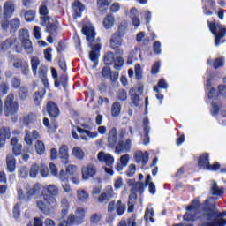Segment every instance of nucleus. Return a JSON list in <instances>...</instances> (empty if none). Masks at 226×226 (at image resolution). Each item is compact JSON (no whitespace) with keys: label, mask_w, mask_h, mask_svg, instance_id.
<instances>
[{"label":"nucleus","mask_w":226,"mask_h":226,"mask_svg":"<svg viewBox=\"0 0 226 226\" xmlns=\"http://www.w3.org/2000/svg\"><path fill=\"white\" fill-rule=\"evenodd\" d=\"M41 195L44 201L41 200H37L36 206L41 213L49 216L57 208L58 203L56 197L59 196V187L52 184L48 185L42 188Z\"/></svg>","instance_id":"1"},{"label":"nucleus","mask_w":226,"mask_h":226,"mask_svg":"<svg viewBox=\"0 0 226 226\" xmlns=\"http://www.w3.org/2000/svg\"><path fill=\"white\" fill-rule=\"evenodd\" d=\"M82 34L86 36L87 41H88V47L91 50L89 52V59L94 63L93 68L98 66L100 59V52L102 50V44H94V40L96 38V31L93 26H85L82 27Z\"/></svg>","instance_id":"2"},{"label":"nucleus","mask_w":226,"mask_h":226,"mask_svg":"<svg viewBox=\"0 0 226 226\" xmlns=\"http://www.w3.org/2000/svg\"><path fill=\"white\" fill-rule=\"evenodd\" d=\"M207 24L210 33L215 38V46L220 47L222 43H225L226 39V26L222 24H216V19L212 18V21L207 20Z\"/></svg>","instance_id":"3"},{"label":"nucleus","mask_w":226,"mask_h":226,"mask_svg":"<svg viewBox=\"0 0 226 226\" xmlns=\"http://www.w3.org/2000/svg\"><path fill=\"white\" fill-rule=\"evenodd\" d=\"M30 64L34 77L39 76L43 86L49 87V79H47V72L49 68L44 64H41V61L38 56H32L30 58Z\"/></svg>","instance_id":"4"},{"label":"nucleus","mask_w":226,"mask_h":226,"mask_svg":"<svg viewBox=\"0 0 226 226\" xmlns=\"http://www.w3.org/2000/svg\"><path fill=\"white\" fill-rule=\"evenodd\" d=\"M125 33L126 26L120 25L118 26V30L111 35L109 40L110 47L113 50H115L117 56H123V49H119V47L123 45V37L124 36Z\"/></svg>","instance_id":"5"},{"label":"nucleus","mask_w":226,"mask_h":226,"mask_svg":"<svg viewBox=\"0 0 226 226\" xmlns=\"http://www.w3.org/2000/svg\"><path fill=\"white\" fill-rule=\"evenodd\" d=\"M19 112V102L15 101V95L9 94L4 102V113L5 117L15 116Z\"/></svg>","instance_id":"6"},{"label":"nucleus","mask_w":226,"mask_h":226,"mask_svg":"<svg viewBox=\"0 0 226 226\" xmlns=\"http://www.w3.org/2000/svg\"><path fill=\"white\" fill-rule=\"evenodd\" d=\"M20 19L19 18H13L10 21L8 19H4L1 21V27L4 31H8L11 34H15L19 28L20 27Z\"/></svg>","instance_id":"7"},{"label":"nucleus","mask_w":226,"mask_h":226,"mask_svg":"<svg viewBox=\"0 0 226 226\" xmlns=\"http://www.w3.org/2000/svg\"><path fill=\"white\" fill-rule=\"evenodd\" d=\"M45 110L49 116L50 119H57L61 115V109H59V105L54 101H49L46 103Z\"/></svg>","instance_id":"8"},{"label":"nucleus","mask_w":226,"mask_h":226,"mask_svg":"<svg viewBox=\"0 0 226 226\" xmlns=\"http://www.w3.org/2000/svg\"><path fill=\"white\" fill-rule=\"evenodd\" d=\"M101 75L103 79H106V80H109L111 84H116V82L119 80V72L116 71L112 72V69H110L109 65L102 69Z\"/></svg>","instance_id":"9"},{"label":"nucleus","mask_w":226,"mask_h":226,"mask_svg":"<svg viewBox=\"0 0 226 226\" xmlns=\"http://www.w3.org/2000/svg\"><path fill=\"white\" fill-rule=\"evenodd\" d=\"M96 167L94 164H88L81 168L82 179L87 181L90 177H94L96 176Z\"/></svg>","instance_id":"10"},{"label":"nucleus","mask_w":226,"mask_h":226,"mask_svg":"<svg viewBox=\"0 0 226 226\" xmlns=\"http://www.w3.org/2000/svg\"><path fill=\"white\" fill-rule=\"evenodd\" d=\"M115 153L121 154V153H130L132 149V139H127L124 141L119 140L117 146L114 147Z\"/></svg>","instance_id":"11"},{"label":"nucleus","mask_w":226,"mask_h":226,"mask_svg":"<svg viewBox=\"0 0 226 226\" xmlns=\"http://www.w3.org/2000/svg\"><path fill=\"white\" fill-rule=\"evenodd\" d=\"M72 8L73 10L74 19H80V17H82L84 10H86V5H84V4L80 2V0H74Z\"/></svg>","instance_id":"12"},{"label":"nucleus","mask_w":226,"mask_h":226,"mask_svg":"<svg viewBox=\"0 0 226 226\" xmlns=\"http://www.w3.org/2000/svg\"><path fill=\"white\" fill-rule=\"evenodd\" d=\"M11 137V130L10 127L3 126L0 128V149L4 147L6 140H10Z\"/></svg>","instance_id":"13"},{"label":"nucleus","mask_w":226,"mask_h":226,"mask_svg":"<svg viewBox=\"0 0 226 226\" xmlns=\"http://www.w3.org/2000/svg\"><path fill=\"white\" fill-rule=\"evenodd\" d=\"M97 158L101 163H105L106 167H112L114 165V156L110 154H105L101 151L97 154Z\"/></svg>","instance_id":"14"},{"label":"nucleus","mask_w":226,"mask_h":226,"mask_svg":"<svg viewBox=\"0 0 226 226\" xmlns=\"http://www.w3.org/2000/svg\"><path fill=\"white\" fill-rule=\"evenodd\" d=\"M134 160L136 163H141L143 167H146L147 162H149V153H143L142 150H138L134 154Z\"/></svg>","instance_id":"15"},{"label":"nucleus","mask_w":226,"mask_h":226,"mask_svg":"<svg viewBox=\"0 0 226 226\" xmlns=\"http://www.w3.org/2000/svg\"><path fill=\"white\" fill-rule=\"evenodd\" d=\"M39 139H41V136L37 130H33L31 132L26 131L24 142H26V146H33V140H38Z\"/></svg>","instance_id":"16"},{"label":"nucleus","mask_w":226,"mask_h":226,"mask_svg":"<svg viewBox=\"0 0 226 226\" xmlns=\"http://www.w3.org/2000/svg\"><path fill=\"white\" fill-rule=\"evenodd\" d=\"M13 13H15V4L11 0L6 1L4 4V18L11 19Z\"/></svg>","instance_id":"17"},{"label":"nucleus","mask_w":226,"mask_h":226,"mask_svg":"<svg viewBox=\"0 0 226 226\" xmlns=\"http://www.w3.org/2000/svg\"><path fill=\"white\" fill-rule=\"evenodd\" d=\"M69 148L67 145H62L58 150V156L64 165L70 163V154L68 153Z\"/></svg>","instance_id":"18"},{"label":"nucleus","mask_w":226,"mask_h":226,"mask_svg":"<svg viewBox=\"0 0 226 226\" xmlns=\"http://www.w3.org/2000/svg\"><path fill=\"white\" fill-rule=\"evenodd\" d=\"M117 144V129L113 127L108 134V147L114 149Z\"/></svg>","instance_id":"19"},{"label":"nucleus","mask_w":226,"mask_h":226,"mask_svg":"<svg viewBox=\"0 0 226 226\" xmlns=\"http://www.w3.org/2000/svg\"><path fill=\"white\" fill-rule=\"evenodd\" d=\"M209 164V154L207 153L201 154L198 158L199 169L202 170H207Z\"/></svg>","instance_id":"20"},{"label":"nucleus","mask_w":226,"mask_h":226,"mask_svg":"<svg viewBox=\"0 0 226 226\" xmlns=\"http://www.w3.org/2000/svg\"><path fill=\"white\" fill-rule=\"evenodd\" d=\"M46 94L47 90L45 88H40L35 93H34L33 100L36 107H40V105H41V102H43V98L45 97Z\"/></svg>","instance_id":"21"},{"label":"nucleus","mask_w":226,"mask_h":226,"mask_svg":"<svg viewBox=\"0 0 226 226\" xmlns=\"http://www.w3.org/2000/svg\"><path fill=\"white\" fill-rule=\"evenodd\" d=\"M11 146H12V156H20L22 154V144L19 143L17 137L11 138Z\"/></svg>","instance_id":"22"},{"label":"nucleus","mask_w":226,"mask_h":226,"mask_svg":"<svg viewBox=\"0 0 226 226\" xmlns=\"http://www.w3.org/2000/svg\"><path fill=\"white\" fill-rule=\"evenodd\" d=\"M14 43H17V37H9L0 44V50L6 52L13 47Z\"/></svg>","instance_id":"23"},{"label":"nucleus","mask_w":226,"mask_h":226,"mask_svg":"<svg viewBox=\"0 0 226 226\" xmlns=\"http://www.w3.org/2000/svg\"><path fill=\"white\" fill-rule=\"evenodd\" d=\"M6 165L8 172H13L17 169V159L11 154H7L6 156Z\"/></svg>","instance_id":"24"},{"label":"nucleus","mask_w":226,"mask_h":226,"mask_svg":"<svg viewBox=\"0 0 226 226\" xmlns=\"http://www.w3.org/2000/svg\"><path fill=\"white\" fill-rule=\"evenodd\" d=\"M207 64H212L214 70H218V68H223L225 66V57L221 56L215 59L207 60Z\"/></svg>","instance_id":"25"},{"label":"nucleus","mask_w":226,"mask_h":226,"mask_svg":"<svg viewBox=\"0 0 226 226\" xmlns=\"http://www.w3.org/2000/svg\"><path fill=\"white\" fill-rule=\"evenodd\" d=\"M115 59H116V56L114 52L108 51L104 55V58H103L104 64H106V66H112V64H114Z\"/></svg>","instance_id":"26"},{"label":"nucleus","mask_w":226,"mask_h":226,"mask_svg":"<svg viewBox=\"0 0 226 226\" xmlns=\"http://www.w3.org/2000/svg\"><path fill=\"white\" fill-rule=\"evenodd\" d=\"M210 192L212 195H215L216 197H222L223 196V193H225V192L223 191V187L219 188L216 182L213 183Z\"/></svg>","instance_id":"27"},{"label":"nucleus","mask_w":226,"mask_h":226,"mask_svg":"<svg viewBox=\"0 0 226 226\" xmlns=\"http://www.w3.org/2000/svg\"><path fill=\"white\" fill-rule=\"evenodd\" d=\"M115 21L116 19H114V15L108 14L103 19V26L105 29H112Z\"/></svg>","instance_id":"28"},{"label":"nucleus","mask_w":226,"mask_h":226,"mask_svg":"<svg viewBox=\"0 0 226 226\" xmlns=\"http://www.w3.org/2000/svg\"><path fill=\"white\" fill-rule=\"evenodd\" d=\"M18 96L23 102L29 98V88L27 87H21L19 88Z\"/></svg>","instance_id":"29"},{"label":"nucleus","mask_w":226,"mask_h":226,"mask_svg":"<svg viewBox=\"0 0 226 226\" xmlns=\"http://www.w3.org/2000/svg\"><path fill=\"white\" fill-rule=\"evenodd\" d=\"M112 197H114V191L111 189V190L108 191L107 192L101 193V195L98 198V200L101 203L105 202V200H107V202H109V200H110V199H112Z\"/></svg>","instance_id":"30"},{"label":"nucleus","mask_w":226,"mask_h":226,"mask_svg":"<svg viewBox=\"0 0 226 226\" xmlns=\"http://www.w3.org/2000/svg\"><path fill=\"white\" fill-rule=\"evenodd\" d=\"M121 114V103L119 102H113L111 106L112 117H117Z\"/></svg>","instance_id":"31"},{"label":"nucleus","mask_w":226,"mask_h":226,"mask_svg":"<svg viewBox=\"0 0 226 226\" xmlns=\"http://www.w3.org/2000/svg\"><path fill=\"white\" fill-rule=\"evenodd\" d=\"M21 44L26 54H33L34 49H33V42L31 41V40L25 39L21 41Z\"/></svg>","instance_id":"32"},{"label":"nucleus","mask_w":226,"mask_h":226,"mask_svg":"<svg viewBox=\"0 0 226 226\" xmlns=\"http://www.w3.org/2000/svg\"><path fill=\"white\" fill-rule=\"evenodd\" d=\"M61 207H62V218H65L66 215H68V211L70 209V203H68V200L66 199H62L61 200Z\"/></svg>","instance_id":"33"},{"label":"nucleus","mask_w":226,"mask_h":226,"mask_svg":"<svg viewBox=\"0 0 226 226\" xmlns=\"http://www.w3.org/2000/svg\"><path fill=\"white\" fill-rule=\"evenodd\" d=\"M169 88V84L165 80V79H159L157 86L154 87V91L155 93H160V89H168Z\"/></svg>","instance_id":"34"},{"label":"nucleus","mask_w":226,"mask_h":226,"mask_svg":"<svg viewBox=\"0 0 226 226\" xmlns=\"http://www.w3.org/2000/svg\"><path fill=\"white\" fill-rule=\"evenodd\" d=\"M77 197L79 202H87L89 200V193L86 190L77 191Z\"/></svg>","instance_id":"35"},{"label":"nucleus","mask_w":226,"mask_h":226,"mask_svg":"<svg viewBox=\"0 0 226 226\" xmlns=\"http://www.w3.org/2000/svg\"><path fill=\"white\" fill-rule=\"evenodd\" d=\"M35 151L37 154H45V143L42 140L38 139L35 143Z\"/></svg>","instance_id":"36"},{"label":"nucleus","mask_w":226,"mask_h":226,"mask_svg":"<svg viewBox=\"0 0 226 226\" xmlns=\"http://www.w3.org/2000/svg\"><path fill=\"white\" fill-rule=\"evenodd\" d=\"M78 133H86L89 139H96L98 137V133L96 132H91L89 130L82 129L80 127H77Z\"/></svg>","instance_id":"37"},{"label":"nucleus","mask_w":226,"mask_h":226,"mask_svg":"<svg viewBox=\"0 0 226 226\" xmlns=\"http://www.w3.org/2000/svg\"><path fill=\"white\" fill-rule=\"evenodd\" d=\"M128 162H130V155L124 154L120 157L121 165H117V170H123V167H126L128 165Z\"/></svg>","instance_id":"38"},{"label":"nucleus","mask_w":226,"mask_h":226,"mask_svg":"<svg viewBox=\"0 0 226 226\" xmlns=\"http://www.w3.org/2000/svg\"><path fill=\"white\" fill-rule=\"evenodd\" d=\"M117 99L120 102H126L128 100V92L124 89H119L117 92Z\"/></svg>","instance_id":"39"},{"label":"nucleus","mask_w":226,"mask_h":226,"mask_svg":"<svg viewBox=\"0 0 226 226\" xmlns=\"http://www.w3.org/2000/svg\"><path fill=\"white\" fill-rule=\"evenodd\" d=\"M72 154L75 156V158H77V160H84V151H82L79 147L72 149Z\"/></svg>","instance_id":"40"},{"label":"nucleus","mask_w":226,"mask_h":226,"mask_svg":"<svg viewBox=\"0 0 226 226\" xmlns=\"http://www.w3.org/2000/svg\"><path fill=\"white\" fill-rule=\"evenodd\" d=\"M124 211H126V206L123 205L121 200H117V215L118 216H123L124 215Z\"/></svg>","instance_id":"41"},{"label":"nucleus","mask_w":226,"mask_h":226,"mask_svg":"<svg viewBox=\"0 0 226 226\" xmlns=\"http://www.w3.org/2000/svg\"><path fill=\"white\" fill-rule=\"evenodd\" d=\"M24 15H25V20L26 22H33V20H34V17H36V11L33 10H29L25 11Z\"/></svg>","instance_id":"42"},{"label":"nucleus","mask_w":226,"mask_h":226,"mask_svg":"<svg viewBox=\"0 0 226 226\" xmlns=\"http://www.w3.org/2000/svg\"><path fill=\"white\" fill-rule=\"evenodd\" d=\"M39 14L41 16L49 15V7H47V1L42 2L39 7Z\"/></svg>","instance_id":"43"},{"label":"nucleus","mask_w":226,"mask_h":226,"mask_svg":"<svg viewBox=\"0 0 226 226\" xmlns=\"http://www.w3.org/2000/svg\"><path fill=\"white\" fill-rule=\"evenodd\" d=\"M12 216L14 220H19L20 218V205L16 203L12 208Z\"/></svg>","instance_id":"44"},{"label":"nucleus","mask_w":226,"mask_h":226,"mask_svg":"<svg viewBox=\"0 0 226 226\" xmlns=\"http://www.w3.org/2000/svg\"><path fill=\"white\" fill-rule=\"evenodd\" d=\"M38 172H40V165L37 163L32 165L29 171L30 177H36L38 176Z\"/></svg>","instance_id":"45"},{"label":"nucleus","mask_w":226,"mask_h":226,"mask_svg":"<svg viewBox=\"0 0 226 226\" xmlns=\"http://www.w3.org/2000/svg\"><path fill=\"white\" fill-rule=\"evenodd\" d=\"M115 70H121V67L124 65V59L121 56H117L115 58V61L113 62Z\"/></svg>","instance_id":"46"},{"label":"nucleus","mask_w":226,"mask_h":226,"mask_svg":"<svg viewBox=\"0 0 226 226\" xmlns=\"http://www.w3.org/2000/svg\"><path fill=\"white\" fill-rule=\"evenodd\" d=\"M19 39L20 40V41H22L23 40H29V30L26 28L20 29L19 32Z\"/></svg>","instance_id":"47"},{"label":"nucleus","mask_w":226,"mask_h":226,"mask_svg":"<svg viewBox=\"0 0 226 226\" xmlns=\"http://www.w3.org/2000/svg\"><path fill=\"white\" fill-rule=\"evenodd\" d=\"M65 222L67 225H75L79 223V217L75 216L73 214H70Z\"/></svg>","instance_id":"48"},{"label":"nucleus","mask_w":226,"mask_h":226,"mask_svg":"<svg viewBox=\"0 0 226 226\" xmlns=\"http://www.w3.org/2000/svg\"><path fill=\"white\" fill-rule=\"evenodd\" d=\"M38 192H40V184H35L33 188L27 191L26 195L28 199H30V197H33V195H36Z\"/></svg>","instance_id":"49"},{"label":"nucleus","mask_w":226,"mask_h":226,"mask_svg":"<svg viewBox=\"0 0 226 226\" xmlns=\"http://www.w3.org/2000/svg\"><path fill=\"white\" fill-rule=\"evenodd\" d=\"M212 110L210 111L212 116H218L220 114V109H222V104L218 105L216 102H212Z\"/></svg>","instance_id":"50"},{"label":"nucleus","mask_w":226,"mask_h":226,"mask_svg":"<svg viewBox=\"0 0 226 226\" xmlns=\"http://www.w3.org/2000/svg\"><path fill=\"white\" fill-rule=\"evenodd\" d=\"M131 102L134 107H139L140 105V95L138 94H131Z\"/></svg>","instance_id":"51"},{"label":"nucleus","mask_w":226,"mask_h":226,"mask_svg":"<svg viewBox=\"0 0 226 226\" xmlns=\"http://www.w3.org/2000/svg\"><path fill=\"white\" fill-rule=\"evenodd\" d=\"M65 49H66V41L60 40L58 41V46L56 47L57 54H63V52H64Z\"/></svg>","instance_id":"52"},{"label":"nucleus","mask_w":226,"mask_h":226,"mask_svg":"<svg viewBox=\"0 0 226 226\" xmlns=\"http://www.w3.org/2000/svg\"><path fill=\"white\" fill-rule=\"evenodd\" d=\"M44 59L48 61V63L52 62V48L49 47L44 49Z\"/></svg>","instance_id":"53"},{"label":"nucleus","mask_w":226,"mask_h":226,"mask_svg":"<svg viewBox=\"0 0 226 226\" xmlns=\"http://www.w3.org/2000/svg\"><path fill=\"white\" fill-rule=\"evenodd\" d=\"M39 172L41 176H42V177H47L49 174V167H47V165L45 164H41V166L39 167Z\"/></svg>","instance_id":"54"},{"label":"nucleus","mask_w":226,"mask_h":226,"mask_svg":"<svg viewBox=\"0 0 226 226\" xmlns=\"http://www.w3.org/2000/svg\"><path fill=\"white\" fill-rule=\"evenodd\" d=\"M51 75L55 80V87H59V86H61V82L57 80V77H58L57 70H56V68L54 67H51Z\"/></svg>","instance_id":"55"},{"label":"nucleus","mask_w":226,"mask_h":226,"mask_svg":"<svg viewBox=\"0 0 226 226\" xmlns=\"http://www.w3.org/2000/svg\"><path fill=\"white\" fill-rule=\"evenodd\" d=\"M184 220L185 222H195L197 220V215H195V214L186 212L184 215Z\"/></svg>","instance_id":"56"},{"label":"nucleus","mask_w":226,"mask_h":226,"mask_svg":"<svg viewBox=\"0 0 226 226\" xmlns=\"http://www.w3.org/2000/svg\"><path fill=\"white\" fill-rule=\"evenodd\" d=\"M22 84V81L20 80V79L14 77L12 78L11 80V87H13V89H20V85Z\"/></svg>","instance_id":"57"},{"label":"nucleus","mask_w":226,"mask_h":226,"mask_svg":"<svg viewBox=\"0 0 226 226\" xmlns=\"http://www.w3.org/2000/svg\"><path fill=\"white\" fill-rule=\"evenodd\" d=\"M28 175H29V171L27 170V167L24 166L19 170V177L26 179V177H27Z\"/></svg>","instance_id":"58"},{"label":"nucleus","mask_w":226,"mask_h":226,"mask_svg":"<svg viewBox=\"0 0 226 226\" xmlns=\"http://www.w3.org/2000/svg\"><path fill=\"white\" fill-rule=\"evenodd\" d=\"M135 78L136 80H142V68L140 67V64L135 66Z\"/></svg>","instance_id":"59"},{"label":"nucleus","mask_w":226,"mask_h":226,"mask_svg":"<svg viewBox=\"0 0 226 226\" xmlns=\"http://www.w3.org/2000/svg\"><path fill=\"white\" fill-rule=\"evenodd\" d=\"M207 96H208L209 100H213V98H214L215 100H216V99H218V97H219L220 95L218 94V92H216V88L212 87V88L209 90V92H208V94H207Z\"/></svg>","instance_id":"60"},{"label":"nucleus","mask_w":226,"mask_h":226,"mask_svg":"<svg viewBox=\"0 0 226 226\" xmlns=\"http://www.w3.org/2000/svg\"><path fill=\"white\" fill-rule=\"evenodd\" d=\"M60 86H63L64 89L68 87V75L63 74L60 76Z\"/></svg>","instance_id":"61"},{"label":"nucleus","mask_w":226,"mask_h":226,"mask_svg":"<svg viewBox=\"0 0 226 226\" xmlns=\"http://www.w3.org/2000/svg\"><path fill=\"white\" fill-rule=\"evenodd\" d=\"M46 31L47 33H56V31H57V25H56V23H49L47 26H46Z\"/></svg>","instance_id":"62"},{"label":"nucleus","mask_w":226,"mask_h":226,"mask_svg":"<svg viewBox=\"0 0 226 226\" xmlns=\"http://www.w3.org/2000/svg\"><path fill=\"white\" fill-rule=\"evenodd\" d=\"M34 222L30 221L27 226H43V221L40 217H34Z\"/></svg>","instance_id":"63"},{"label":"nucleus","mask_w":226,"mask_h":226,"mask_svg":"<svg viewBox=\"0 0 226 226\" xmlns=\"http://www.w3.org/2000/svg\"><path fill=\"white\" fill-rule=\"evenodd\" d=\"M217 89L219 96H226V85H219Z\"/></svg>","instance_id":"64"}]
</instances>
